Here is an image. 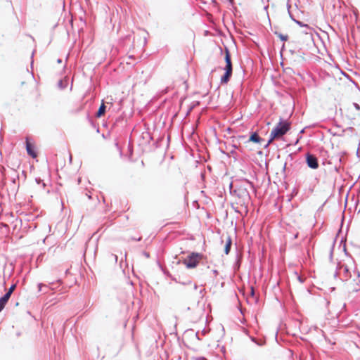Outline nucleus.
<instances>
[{
  "label": "nucleus",
  "mask_w": 360,
  "mask_h": 360,
  "mask_svg": "<svg viewBox=\"0 0 360 360\" xmlns=\"http://www.w3.org/2000/svg\"><path fill=\"white\" fill-rule=\"evenodd\" d=\"M339 274L349 290L352 292L360 290V273L353 265H341Z\"/></svg>",
  "instance_id": "obj_1"
},
{
  "label": "nucleus",
  "mask_w": 360,
  "mask_h": 360,
  "mask_svg": "<svg viewBox=\"0 0 360 360\" xmlns=\"http://www.w3.org/2000/svg\"><path fill=\"white\" fill-rule=\"evenodd\" d=\"M290 129V123L287 120H281L270 134V139L268 143L274 139H278L285 135Z\"/></svg>",
  "instance_id": "obj_2"
},
{
  "label": "nucleus",
  "mask_w": 360,
  "mask_h": 360,
  "mask_svg": "<svg viewBox=\"0 0 360 360\" xmlns=\"http://www.w3.org/2000/svg\"><path fill=\"white\" fill-rule=\"evenodd\" d=\"M224 52L226 62V66L224 68L225 73L221 78V82L226 84L229 81L232 75V63L229 50L227 48H226Z\"/></svg>",
  "instance_id": "obj_3"
},
{
  "label": "nucleus",
  "mask_w": 360,
  "mask_h": 360,
  "mask_svg": "<svg viewBox=\"0 0 360 360\" xmlns=\"http://www.w3.org/2000/svg\"><path fill=\"white\" fill-rule=\"evenodd\" d=\"M200 260L201 256L200 255L192 253L191 255L184 259L183 263L188 268H193L197 266Z\"/></svg>",
  "instance_id": "obj_4"
},
{
  "label": "nucleus",
  "mask_w": 360,
  "mask_h": 360,
  "mask_svg": "<svg viewBox=\"0 0 360 360\" xmlns=\"http://www.w3.org/2000/svg\"><path fill=\"white\" fill-rule=\"evenodd\" d=\"M307 165L312 169H316L319 167L317 158L313 155L308 154L307 156Z\"/></svg>",
  "instance_id": "obj_5"
},
{
  "label": "nucleus",
  "mask_w": 360,
  "mask_h": 360,
  "mask_svg": "<svg viewBox=\"0 0 360 360\" xmlns=\"http://www.w3.org/2000/svg\"><path fill=\"white\" fill-rule=\"evenodd\" d=\"M26 150L32 158H37V154L34 150V146L29 141L28 138L26 139Z\"/></svg>",
  "instance_id": "obj_6"
},
{
  "label": "nucleus",
  "mask_w": 360,
  "mask_h": 360,
  "mask_svg": "<svg viewBox=\"0 0 360 360\" xmlns=\"http://www.w3.org/2000/svg\"><path fill=\"white\" fill-rule=\"evenodd\" d=\"M222 243H224V252L226 255H228L232 245V240L231 237L227 236L224 240H222Z\"/></svg>",
  "instance_id": "obj_7"
},
{
  "label": "nucleus",
  "mask_w": 360,
  "mask_h": 360,
  "mask_svg": "<svg viewBox=\"0 0 360 360\" xmlns=\"http://www.w3.org/2000/svg\"><path fill=\"white\" fill-rule=\"evenodd\" d=\"M10 297L11 296L6 293L1 298H0V311L4 309Z\"/></svg>",
  "instance_id": "obj_8"
},
{
  "label": "nucleus",
  "mask_w": 360,
  "mask_h": 360,
  "mask_svg": "<svg viewBox=\"0 0 360 360\" xmlns=\"http://www.w3.org/2000/svg\"><path fill=\"white\" fill-rule=\"evenodd\" d=\"M249 140L255 143H259L262 141V139L258 136L257 133H253L251 134Z\"/></svg>",
  "instance_id": "obj_9"
},
{
  "label": "nucleus",
  "mask_w": 360,
  "mask_h": 360,
  "mask_svg": "<svg viewBox=\"0 0 360 360\" xmlns=\"http://www.w3.org/2000/svg\"><path fill=\"white\" fill-rule=\"evenodd\" d=\"M105 105L103 103L101 105V106H100V108H99V109H98V112L96 113V116L98 117H100L103 116L105 114Z\"/></svg>",
  "instance_id": "obj_10"
},
{
  "label": "nucleus",
  "mask_w": 360,
  "mask_h": 360,
  "mask_svg": "<svg viewBox=\"0 0 360 360\" xmlns=\"http://www.w3.org/2000/svg\"><path fill=\"white\" fill-rule=\"evenodd\" d=\"M275 34L283 41H285L288 39V36L287 34H283L278 32H275Z\"/></svg>",
  "instance_id": "obj_11"
},
{
  "label": "nucleus",
  "mask_w": 360,
  "mask_h": 360,
  "mask_svg": "<svg viewBox=\"0 0 360 360\" xmlns=\"http://www.w3.org/2000/svg\"><path fill=\"white\" fill-rule=\"evenodd\" d=\"M15 288V285H12L10 288L8 289V292H6V294H8V295H11V294L13 293V292L14 291Z\"/></svg>",
  "instance_id": "obj_12"
},
{
  "label": "nucleus",
  "mask_w": 360,
  "mask_h": 360,
  "mask_svg": "<svg viewBox=\"0 0 360 360\" xmlns=\"http://www.w3.org/2000/svg\"><path fill=\"white\" fill-rule=\"evenodd\" d=\"M251 295H254V290L252 288H251Z\"/></svg>",
  "instance_id": "obj_13"
},
{
  "label": "nucleus",
  "mask_w": 360,
  "mask_h": 360,
  "mask_svg": "<svg viewBox=\"0 0 360 360\" xmlns=\"http://www.w3.org/2000/svg\"><path fill=\"white\" fill-rule=\"evenodd\" d=\"M25 84H26V82H22L21 83V86H24Z\"/></svg>",
  "instance_id": "obj_14"
},
{
  "label": "nucleus",
  "mask_w": 360,
  "mask_h": 360,
  "mask_svg": "<svg viewBox=\"0 0 360 360\" xmlns=\"http://www.w3.org/2000/svg\"><path fill=\"white\" fill-rule=\"evenodd\" d=\"M233 0H230L231 2H233Z\"/></svg>",
  "instance_id": "obj_15"
}]
</instances>
